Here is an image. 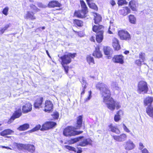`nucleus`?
I'll use <instances>...</instances> for the list:
<instances>
[{
	"mask_svg": "<svg viewBox=\"0 0 153 153\" xmlns=\"http://www.w3.org/2000/svg\"><path fill=\"white\" fill-rule=\"evenodd\" d=\"M96 88L100 91L101 95L103 97V102L109 109L113 111L115 107L117 109L120 108L119 102L114 101L113 99L110 98V91L106 85L99 82L97 84Z\"/></svg>",
	"mask_w": 153,
	"mask_h": 153,
	"instance_id": "f257e3e1",
	"label": "nucleus"
},
{
	"mask_svg": "<svg viewBox=\"0 0 153 153\" xmlns=\"http://www.w3.org/2000/svg\"><path fill=\"white\" fill-rule=\"evenodd\" d=\"M82 117L79 116L77 119V123L75 127L71 126H68L64 129L63 134L65 136H74L82 133V131H77L75 129H79L82 126Z\"/></svg>",
	"mask_w": 153,
	"mask_h": 153,
	"instance_id": "f03ea898",
	"label": "nucleus"
},
{
	"mask_svg": "<svg viewBox=\"0 0 153 153\" xmlns=\"http://www.w3.org/2000/svg\"><path fill=\"white\" fill-rule=\"evenodd\" d=\"M75 53L72 54L69 53L63 56H61L60 58L62 61L61 64L67 74L68 71L69 67L65 65L70 63L71 62V59L75 57Z\"/></svg>",
	"mask_w": 153,
	"mask_h": 153,
	"instance_id": "7ed1b4c3",
	"label": "nucleus"
},
{
	"mask_svg": "<svg viewBox=\"0 0 153 153\" xmlns=\"http://www.w3.org/2000/svg\"><path fill=\"white\" fill-rule=\"evenodd\" d=\"M104 27L101 25H94L92 28L93 31L97 32L96 40L98 43L101 42L103 39Z\"/></svg>",
	"mask_w": 153,
	"mask_h": 153,
	"instance_id": "20e7f679",
	"label": "nucleus"
},
{
	"mask_svg": "<svg viewBox=\"0 0 153 153\" xmlns=\"http://www.w3.org/2000/svg\"><path fill=\"white\" fill-rule=\"evenodd\" d=\"M83 137H79L77 138L71 139L69 141V143L71 144L79 141L78 145L81 146H85L88 145H91L92 142V140L90 138L81 139Z\"/></svg>",
	"mask_w": 153,
	"mask_h": 153,
	"instance_id": "39448f33",
	"label": "nucleus"
},
{
	"mask_svg": "<svg viewBox=\"0 0 153 153\" xmlns=\"http://www.w3.org/2000/svg\"><path fill=\"white\" fill-rule=\"evenodd\" d=\"M148 90L147 82L143 81H140L138 84L137 91L139 94L146 93Z\"/></svg>",
	"mask_w": 153,
	"mask_h": 153,
	"instance_id": "423d86ee",
	"label": "nucleus"
},
{
	"mask_svg": "<svg viewBox=\"0 0 153 153\" xmlns=\"http://www.w3.org/2000/svg\"><path fill=\"white\" fill-rule=\"evenodd\" d=\"M13 145L16 147V148L21 149L23 148L25 149L31 153H33L35 150V148L34 145L30 144H23L17 143H13Z\"/></svg>",
	"mask_w": 153,
	"mask_h": 153,
	"instance_id": "0eeeda50",
	"label": "nucleus"
},
{
	"mask_svg": "<svg viewBox=\"0 0 153 153\" xmlns=\"http://www.w3.org/2000/svg\"><path fill=\"white\" fill-rule=\"evenodd\" d=\"M118 34L122 40H129L131 39L130 35L126 31L123 30H120L118 32Z\"/></svg>",
	"mask_w": 153,
	"mask_h": 153,
	"instance_id": "6e6552de",
	"label": "nucleus"
},
{
	"mask_svg": "<svg viewBox=\"0 0 153 153\" xmlns=\"http://www.w3.org/2000/svg\"><path fill=\"white\" fill-rule=\"evenodd\" d=\"M123 146L125 149L126 151H130L134 149L135 145L130 139L126 141L123 144Z\"/></svg>",
	"mask_w": 153,
	"mask_h": 153,
	"instance_id": "1a4fd4ad",
	"label": "nucleus"
},
{
	"mask_svg": "<svg viewBox=\"0 0 153 153\" xmlns=\"http://www.w3.org/2000/svg\"><path fill=\"white\" fill-rule=\"evenodd\" d=\"M56 123L55 122L52 121L47 122L42 125V127L40 130L41 131H44L53 128L56 125Z\"/></svg>",
	"mask_w": 153,
	"mask_h": 153,
	"instance_id": "9d476101",
	"label": "nucleus"
},
{
	"mask_svg": "<svg viewBox=\"0 0 153 153\" xmlns=\"http://www.w3.org/2000/svg\"><path fill=\"white\" fill-rule=\"evenodd\" d=\"M22 111L20 109H19L16 111L13 114L7 122L8 124L11 123L16 118H19L22 115Z\"/></svg>",
	"mask_w": 153,
	"mask_h": 153,
	"instance_id": "9b49d317",
	"label": "nucleus"
},
{
	"mask_svg": "<svg viewBox=\"0 0 153 153\" xmlns=\"http://www.w3.org/2000/svg\"><path fill=\"white\" fill-rule=\"evenodd\" d=\"M124 57L121 55L114 56L112 59L113 61L115 63L123 64L124 63Z\"/></svg>",
	"mask_w": 153,
	"mask_h": 153,
	"instance_id": "f8f14e48",
	"label": "nucleus"
},
{
	"mask_svg": "<svg viewBox=\"0 0 153 153\" xmlns=\"http://www.w3.org/2000/svg\"><path fill=\"white\" fill-rule=\"evenodd\" d=\"M44 107V111L45 112H49L53 109V105L50 101L47 100L45 101Z\"/></svg>",
	"mask_w": 153,
	"mask_h": 153,
	"instance_id": "ddd939ff",
	"label": "nucleus"
},
{
	"mask_svg": "<svg viewBox=\"0 0 153 153\" xmlns=\"http://www.w3.org/2000/svg\"><path fill=\"white\" fill-rule=\"evenodd\" d=\"M43 100V98L42 97H39L35 100L34 103V107L36 109L42 108L43 105L42 102Z\"/></svg>",
	"mask_w": 153,
	"mask_h": 153,
	"instance_id": "4468645a",
	"label": "nucleus"
},
{
	"mask_svg": "<svg viewBox=\"0 0 153 153\" xmlns=\"http://www.w3.org/2000/svg\"><path fill=\"white\" fill-rule=\"evenodd\" d=\"M32 108L31 104L29 102L27 103L22 106V110L23 113H26L32 110Z\"/></svg>",
	"mask_w": 153,
	"mask_h": 153,
	"instance_id": "2eb2a0df",
	"label": "nucleus"
},
{
	"mask_svg": "<svg viewBox=\"0 0 153 153\" xmlns=\"http://www.w3.org/2000/svg\"><path fill=\"white\" fill-rule=\"evenodd\" d=\"M113 138L118 142L123 141L127 138V135L125 134H123L119 136H113Z\"/></svg>",
	"mask_w": 153,
	"mask_h": 153,
	"instance_id": "dca6fc26",
	"label": "nucleus"
},
{
	"mask_svg": "<svg viewBox=\"0 0 153 153\" xmlns=\"http://www.w3.org/2000/svg\"><path fill=\"white\" fill-rule=\"evenodd\" d=\"M93 55L97 58H100L102 57V54L100 51L99 46H97L95 47V50L93 53Z\"/></svg>",
	"mask_w": 153,
	"mask_h": 153,
	"instance_id": "f3484780",
	"label": "nucleus"
},
{
	"mask_svg": "<svg viewBox=\"0 0 153 153\" xmlns=\"http://www.w3.org/2000/svg\"><path fill=\"white\" fill-rule=\"evenodd\" d=\"M153 102V97H147L144 100V104L145 106L148 107L153 106L152 105Z\"/></svg>",
	"mask_w": 153,
	"mask_h": 153,
	"instance_id": "a211bd4d",
	"label": "nucleus"
},
{
	"mask_svg": "<svg viewBox=\"0 0 153 153\" xmlns=\"http://www.w3.org/2000/svg\"><path fill=\"white\" fill-rule=\"evenodd\" d=\"M112 45L114 48L116 50L118 51L119 50L120 48L119 41L116 38H114L113 39Z\"/></svg>",
	"mask_w": 153,
	"mask_h": 153,
	"instance_id": "6ab92c4d",
	"label": "nucleus"
},
{
	"mask_svg": "<svg viewBox=\"0 0 153 153\" xmlns=\"http://www.w3.org/2000/svg\"><path fill=\"white\" fill-rule=\"evenodd\" d=\"M35 12H31L30 11H28L27 12V13L25 16V18L30 19L31 20H33L36 19L35 16H34Z\"/></svg>",
	"mask_w": 153,
	"mask_h": 153,
	"instance_id": "aec40b11",
	"label": "nucleus"
},
{
	"mask_svg": "<svg viewBox=\"0 0 153 153\" xmlns=\"http://www.w3.org/2000/svg\"><path fill=\"white\" fill-rule=\"evenodd\" d=\"M130 11V9L127 7H123L122 9L119 11L120 14L123 16H125L129 13Z\"/></svg>",
	"mask_w": 153,
	"mask_h": 153,
	"instance_id": "412c9836",
	"label": "nucleus"
},
{
	"mask_svg": "<svg viewBox=\"0 0 153 153\" xmlns=\"http://www.w3.org/2000/svg\"><path fill=\"white\" fill-rule=\"evenodd\" d=\"M48 6L51 7H59L61 6V5L58 1H52L49 3Z\"/></svg>",
	"mask_w": 153,
	"mask_h": 153,
	"instance_id": "4be33fe9",
	"label": "nucleus"
},
{
	"mask_svg": "<svg viewBox=\"0 0 153 153\" xmlns=\"http://www.w3.org/2000/svg\"><path fill=\"white\" fill-rule=\"evenodd\" d=\"M86 14L85 13L83 12L82 10H79L78 11H75L74 13V15L78 18H84L85 15Z\"/></svg>",
	"mask_w": 153,
	"mask_h": 153,
	"instance_id": "5701e85b",
	"label": "nucleus"
},
{
	"mask_svg": "<svg viewBox=\"0 0 153 153\" xmlns=\"http://www.w3.org/2000/svg\"><path fill=\"white\" fill-rule=\"evenodd\" d=\"M123 115V111L121 110L119 111L117 113L114 117V120L115 122H118L120 120V117Z\"/></svg>",
	"mask_w": 153,
	"mask_h": 153,
	"instance_id": "b1692460",
	"label": "nucleus"
},
{
	"mask_svg": "<svg viewBox=\"0 0 153 153\" xmlns=\"http://www.w3.org/2000/svg\"><path fill=\"white\" fill-rule=\"evenodd\" d=\"M109 129L112 132L117 134H119L120 131L119 129L116 126H114L112 124L110 125L109 126Z\"/></svg>",
	"mask_w": 153,
	"mask_h": 153,
	"instance_id": "393cba45",
	"label": "nucleus"
},
{
	"mask_svg": "<svg viewBox=\"0 0 153 153\" xmlns=\"http://www.w3.org/2000/svg\"><path fill=\"white\" fill-rule=\"evenodd\" d=\"M14 131L10 129H5L0 133V134L3 136H5L7 135L11 134L13 133Z\"/></svg>",
	"mask_w": 153,
	"mask_h": 153,
	"instance_id": "a878e982",
	"label": "nucleus"
},
{
	"mask_svg": "<svg viewBox=\"0 0 153 153\" xmlns=\"http://www.w3.org/2000/svg\"><path fill=\"white\" fill-rule=\"evenodd\" d=\"M146 112L149 116L153 117V106L147 107Z\"/></svg>",
	"mask_w": 153,
	"mask_h": 153,
	"instance_id": "bb28decb",
	"label": "nucleus"
},
{
	"mask_svg": "<svg viewBox=\"0 0 153 153\" xmlns=\"http://www.w3.org/2000/svg\"><path fill=\"white\" fill-rule=\"evenodd\" d=\"M80 4L82 7L81 10L83 12L85 13L86 14L87 12V7L86 5L84 2V1L82 0L80 1Z\"/></svg>",
	"mask_w": 153,
	"mask_h": 153,
	"instance_id": "cd10ccee",
	"label": "nucleus"
},
{
	"mask_svg": "<svg viewBox=\"0 0 153 153\" xmlns=\"http://www.w3.org/2000/svg\"><path fill=\"white\" fill-rule=\"evenodd\" d=\"M87 4L89 7L93 9L97 10V7L96 5L93 3H91L92 0H86Z\"/></svg>",
	"mask_w": 153,
	"mask_h": 153,
	"instance_id": "c85d7f7f",
	"label": "nucleus"
},
{
	"mask_svg": "<svg viewBox=\"0 0 153 153\" xmlns=\"http://www.w3.org/2000/svg\"><path fill=\"white\" fill-rule=\"evenodd\" d=\"M29 127V124L28 123H25L20 126L17 128V129L20 131H25L28 129Z\"/></svg>",
	"mask_w": 153,
	"mask_h": 153,
	"instance_id": "c756f323",
	"label": "nucleus"
},
{
	"mask_svg": "<svg viewBox=\"0 0 153 153\" xmlns=\"http://www.w3.org/2000/svg\"><path fill=\"white\" fill-rule=\"evenodd\" d=\"M103 50L104 53L106 55H108L111 53L112 51L111 48L108 47H104Z\"/></svg>",
	"mask_w": 153,
	"mask_h": 153,
	"instance_id": "7c9ffc66",
	"label": "nucleus"
},
{
	"mask_svg": "<svg viewBox=\"0 0 153 153\" xmlns=\"http://www.w3.org/2000/svg\"><path fill=\"white\" fill-rule=\"evenodd\" d=\"M65 148L70 150L73 151L74 152H76L77 153H81L82 151L81 149H79L77 152L76 149L74 147L69 146H66Z\"/></svg>",
	"mask_w": 153,
	"mask_h": 153,
	"instance_id": "2f4dec72",
	"label": "nucleus"
},
{
	"mask_svg": "<svg viewBox=\"0 0 153 153\" xmlns=\"http://www.w3.org/2000/svg\"><path fill=\"white\" fill-rule=\"evenodd\" d=\"M130 22L132 24H134L136 22V19L133 15H130L128 16Z\"/></svg>",
	"mask_w": 153,
	"mask_h": 153,
	"instance_id": "473e14b6",
	"label": "nucleus"
},
{
	"mask_svg": "<svg viewBox=\"0 0 153 153\" xmlns=\"http://www.w3.org/2000/svg\"><path fill=\"white\" fill-rule=\"evenodd\" d=\"M129 5L133 11H134L136 10V4L134 1H131L129 3Z\"/></svg>",
	"mask_w": 153,
	"mask_h": 153,
	"instance_id": "72a5a7b5",
	"label": "nucleus"
},
{
	"mask_svg": "<svg viewBox=\"0 0 153 153\" xmlns=\"http://www.w3.org/2000/svg\"><path fill=\"white\" fill-rule=\"evenodd\" d=\"M95 15L96 16H95L94 19V23L97 24L101 21L102 17L100 15H98L96 13L95 14Z\"/></svg>",
	"mask_w": 153,
	"mask_h": 153,
	"instance_id": "f704fd0d",
	"label": "nucleus"
},
{
	"mask_svg": "<svg viewBox=\"0 0 153 153\" xmlns=\"http://www.w3.org/2000/svg\"><path fill=\"white\" fill-rule=\"evenodd\" d=\"M74 23L79 27H81L83 25V22L81 20L78 19L74 20Z\"/></svg>",
	"mask_w": 153,
	"mask_h": 153,
	"instance_id": "c9c22d12",
	"label": "nucleus"
},
{
	"mask_svg": "<svg viewBox=\"0 0 153 153\" xmlns=\"http://www.w3.org/2000/svg\"><path fill=\"white\" fill-rule=\"evenodd\" d=\"M111 86L112 88L118 91L120 90V88L118 87V84L116 82H113L111 84Z\"/></svg>",
	"mask_w": 153,
	"mask_h": 153,
	"instance_id": "e433bc0d",
	"label": "nucleus"
},
{
	"mask_svg": "<svg viewBox=\"0 0 153 153\" xmlns=\"http://www.w3.org/2000/svg\"><path fill=\"white\" fill-rule=\"evenodd\" d=\"M10 25V23L7 24L3 28L0 30V33L2 34H3L8 27H9Z\"/></svg>",
	"mask_w": 153,
	"mask_h": 153,
	"instance_id": "4c0bfd02",
	"label": "nucleus"
},
{
	"mask_svg": "<svg viewBox=\"0 0 153 153\" xmlns=\"http://www.w3.org/2000/svg\"><path fill=\"white\" fill-rule=\"evenodd\" d=\"M87 62L90 64L91 63H92L94 64V60L93 57L89 55H88L87 56Z\"/></svg>",
	"mask_w": 153,
	"mask_h": 153,
	"instance_id": "58836bf2",
	"label": "nucleus"
},
{
	"mask_svg": "<svg viewBox=\"0 0 153 153\" xmlns=\"http://www.w3.org/2000/svg\"><path fill=\"white\" fill-rule=\"evenodd\" d=\"M145 54L144 53L140 52L139 54V58L141 59L142 62H144L145 60Z\"/></svg>",
	"mask_w": 153,
	"mask_h": 153,
	"instance_id": "ea45409f",
	"label": "nucleus"
},
{
	"mask_svg": "<svg viewBox=\"0 0 153 153\" xmlns=\"http://www.w3.org/2000/svg\"><path fill=\"white\" fill-rule=\"evenodd\" d=\"M92 97L91 91H88V95L87 98L84 99V102H86L90 100Z\"/></svg>",
	"mask_w": 153,
	"mask_h": 153,
	"instance_id": "a19ab883",
	"label": "nucleus"
},
{
	"mask_svg": "<svg viewBox=\"0 0 153 153\" xmlns=\"http://www.w3.org/2000/svg\"><path fill=\"white\" fill-rule=\"evenodd\" d=\"M82 84V88H86L87 84L86 82L85 79L83 78H82V79L80 81Z\"/></svg>",
	"mask_w": 153,
	"mask_h": 153,
	"instance_id": "79ce46f5",
	"label": "nucleus"
},
{
	"mask_svg": "<svg viewBox=\"0 0 153 153\" xmlns=\"http://www.w3.org/2000/svg\"><path fill=\"white\" fill-rule=\"evenodd\" d=\"M118 4L119 5H122L124 4H127V2L125 0H119Z\"/></svg>",
	"mask_w": 153,
	"mask_h": 153,
	"instance_id": "37998d69",
	"label": "nucleus"
},
{
	"mask_svg": "<svg viewBox=\"0 0 153 153\" xmlns=\"http://www.w3.org/2000/svg\"><path fill=\"white\" fill-rule=\"evenodd\" d=\"M30 8L33 11V12L35 13L37 12L38 11V8L35 6L33 4H31L30 5Z\"/></svg>",
	"mask_w": 153,
	"mask_h": 153,
	"instance_id": "c03bdc74",
	"label": "nucleus"
},
{
	"mask_svg": "<svg viewBox=\"0 0 153 153\" xmlns=\"http://www.w3.org/2000/svg\"><path fill=\"white\" fill-rule=\"evenodd\" d=\"M9 8L7 7H6L3 10L2 12V13L5 16H7L8 14V11Z\"/></svg>",
	"mask_w": 153,
	"mask_h": 153,
	"instance_id": "a18cd8bd",
	"label": "nucleus"
},
{
	"mask_svg": "<svg viewBox=\"0 0 153 153\" xmlns=\"http://www.w3.org/2000/svg\"><path fill=\"white\" fill-rule=\"evenodd\" d=\"M41 126L40 125H37L35 127L31 130L30 131L31 132H34L37 131L40 128Z\"/></svg>",
	"mask_w": 153,
	"mask_h": 153,
	"instance_id": "49530a36",
	"label": "nucleus"
},
{
	"mask_svg": "<svg viewBox=\"0 0 153 153\" xmlns=\"http://www.w3.org/2000/svg\"><path fill=\"white\" fill-rule=\"evenodd\" d=\"M59 114L57 112H53V114L52 115V117L54 119H57L59 117Z\"/></svg>",
	"mask_w": 153,
	"mask_h": 153,
	"instance_id": "de8ad7c7",
	"label": "nucleus"
},
{
	"mask_svg": "<svg viewBox=\"0 0 153 153\" xmlns=\"http://www.w3.org/2000/svg\"><path fill=\"white\" fill-rule=\"evenodd\" d=\"M142 61L140 59H137L135 61V63L138 66H140L142 65Z\"/></svg>",
	"mask_w": 153,
	"mask_h": 153,
	"instance_id": "09e8293b",
	"label": "nucleus"
},
{
	"mask_svg": "<svg viewBox=\"0 0 153 153\" xmlns=\"http://www.w3.org/2000/svg\"><path fill=\"white\" fill-rule=\"evenodd\" d=\"M123 128L124 130L126 132L128 133L130 132V131L128 129L127 127L124 124H123Z\"/></svg>",
	"mask_w": 153,
	"mask_h": 153,
	"instance_id": "8fccbe9b",
	"label": "nucleus"
},
{
	"mask_svg": "<svg viewBox=\"0 0 153 153\" xmlns=\"http://www.w3.org/2000/svg\"><path fill=\"white\" fill-rule=\"evenodd\" d=\"M78 35L80 37H82L84 36V33L82 31H80L77 32Z\"/></svg>",
	"mask_w": 153,
	"mask_h": 153,
	"instance_id": "3c124183",
	"label": "nucleus"
},
{
	"mask_svg": "<svg viewBox=\"0 0 153 153\" xmlns=\"http://www.w3.org/2000/svg\"><path fill=\"white\" fill-rule=\"evenodd\" d=\"M109 3L112 6H113L116 4V3L115 1L113 0H110L109 2Z\"/></svg>",
	"mask_w": 153,
	"mask_h": 153,
	"instance_id": "603ef678",
	"label": "nucleus"
},
{
	"mask_svg": "<svg viewBox=\"0 0 153 153\" xmlns=\"http://www.w3.org/2000/svg\"><path fill=\"white\" fill-rule=\"evenodd\" d=\"M139 149L140 150H142L144 147V146L143 145V144L141 143H139Z\"/></svg>",
	"mask_w": 153,
	"mask_h": 153,
	"instance_id": "864d4df0",
	"label": "nucleus"
},
{
	"mask_svg": "<svg viewBox=\"0 0 153 153\" xmlns=\"http://www.w3.org/2000/svg\"><path fill=\"white\" fill-rule=\"evenodd\" d=\"M86 89V88H82V91L81 93V97L85 93V89Z\"/></svg>",
	"mask_w": 153,
	"mask_h": 153,
	"instance_id": "5fc2aeb1",
	"label": "nucleus"
},
{
	"mask_svg": "<svg viewBox=\"0 0 153 153\" xmlns=\"http://www.w3.org/2000/svg\"><path fill=\"white\" fill-rule=\"evenodd\" d=\"M1 147L3 148H5L7 149H10V150H12V149L11 148H10L8 146H1Z\"/></svg>",
	"mask_w": 153,
	"mask_h": 153,
	"instance_id": "6e6d98bb",
	"label": "nucleus"
},
{
	"mask_svg": "<svg viewBox=\"0 0 153 153\" xmlns=\"http://www.w3.org/2000/svg\"><path fill=\"white\" fill-rule=\"evenodd\" d=\"M90 40L91 41L94 42H95V37L93 36H92L90 38Z\"/></svg>",
	"mask_w": 153,
	"mask_h": 153,
	"instance_id": "4d7b16f0",
	"label": "nucleus"
},
{
	"mask_svg": "<svg viewBox=\"0 0 153 153\" xmlns=\"http://www.w3.org/2000/svg\"><path fill=\"white\" fill-rule=\"evenodd\" d=\"M111 26H110L109 27V29L108 30V33L110 34H111L112 33V32L110 30V29H111Z\"/></svg>",
	"mask_w": 153,
	"mask_h": 153,
	"instance_id": "13d9d810",
	"label": "nucleus"
},
{
	"mask_svg": "<svg viewBox=\"0 0 153 153\" xmlns=\"http://www.w3.org/2000/svg\"><path fill=\"white\" fill-rule=\"evenodd\" d=\"M46 53L48 55V56L50 58H51V56H50L49 54V53L48 51L47 50H46Z\"/></svg>",
	"mask_w": 153,
	"mask_h": 153,
	"instance_id": "bf43d9fd",
	"label": "nucleus"
},
{
	"mask_svg": "<svg viewBox=\"0 0 153 153\" xmlns=\"http://www.w3.org/2000/svg\"><path fill=\"white\" fill-rule=\"evenodd\" d=\"M129 53V51H126L124 52V53L125 54H127Z\"/></svg>",
	"mask_w": 153,
	"mask_h": 153,
	"instance_id": "052dcab7",
	"label": "nucleus"
},
{
	"mask_svg": "<svg viewBox=\"0 0 153 153\" xmlns=\"http://www.w3.org/2000/svg\"><path fill=\"white\" fill-rule=\"evenodd\" d=\"M38 6L39 7H40L41 6L42 4L41 3H39L38 4Z\"/></svg>",
	"mask_w": 153,
	"mask_h": 153,
	"instance_id": "680f3d73",
	"label": "nucleus"
},
{
	"mask_svg": "<svg viewBox=\"0 0 153 153\" xmlns=\"http://www.w3.org/2000/svg\"><path fill=\"white\" fill-rule=\"evenodd\" d=\"M45 27H42V30H44V29H45Z\"/></svg>",
	"mask_w": 153,
	"mask_h": 153,
	"instance_id": "e2e57ef3",
	"label": "nucleus"
},
{
	"mask_svg": "<svg viewBox=\"0 0 153 153\" xmlns=\"http://www.w3.org/2000/svg\"><path fill=\"white\" fill-rule=\"evenodd\" d=\"M29 0V1L31 2H32L33 1V0Z\"/></svg>",
	"mask_w": 153,
	"mask_h": 153,
	"instance_id": "0e129e2a",
	"label": "nucleus"
},
{
	"mask_svg": "<svg viewBox=\"0 0 153 153\" xmlns=\"http://www.w3.org/2000/svg\"><path fill=\"white\" fill-rule=\"evenodd\" d=\"M130 134L131 135H133V134L131 132L130 133Z\"/></svg>",
	"mask_w": 153,
	"mask_h": 153,
	"instance_id": "69168bd1",
	"label": "nucleus"
},
{
	"mask_svg": "<svg viewBox=\"0 0 153 153\" xmlns=\"http://www.w3.org/2000/svg\"><path fill=\"white\" fill-rule=\"evenodd\" d=\"M1 125V124H0V126Z\"/></svg>",
	"mask_w": 153,
	"mask_h": 153,
	"instance_id": "338daca9",
	"label": "nucleus"
}]
</instances>
